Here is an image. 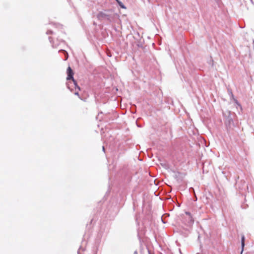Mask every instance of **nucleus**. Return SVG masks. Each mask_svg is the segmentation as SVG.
<instances>
[{"mask_svg":"<svg viewBox=\"0 0 254 254\" xmlns=\"http://www.w3.org/2000/svg\"><path fill=\"white\" fill-rule=\"evenodd\" d=\"M47 34H52L53 32L51 30H48L46 32Z\"/></svg>","mask_w":254,"mask_h":254,"instance_id":"f8f14e48","label":"nucleus"},{"mask_svg":"<svg viewBox=\"0 0 254 254\" xmlns=\"http://www.w3.org/2000/svg\"><path fill=\"white\" fill-rule=\"evenodd\" d=\"M245 236L244 235H243L242 236V238H241V247H242V250H241V254H242L243 253V252L244 251V247L245 246Z\"/></svg>","mask_w":254,"mask_h":254,"instance_id":"39448f33","label":"nucleus"},{"mask_svg":"<svg viewBox=\"0 0 254 254\" xmlns=\"http://www.w3.org/2000/svg\"><path fill=\"white\" fill-rule=\"evenodd\" d=\"M179 252H180V254H182V252H181V250H180V249H179Z\"/></svg>","mask_w":254,"mask_h":254,"instance_id":"aec40b11","label":"nucleus"},{"mask_svg":"<svg viewBox=\"0 0 254 254\" xmlns=\"http://www.w3.org/2000/svg\"><path fill=\"white\" fill-rule=\"evenodd\" d=\"M217 2L219 1V0H215Z\"/></svg>","mask_w":254,"mask_h":254,"instance_id":"4be33fe9","label":"nucleus"},{"mask_svg":"<svg viewBox=\"0 0 254 254\" xmlns=\"http://www.w3.org/2000/svg\"><path fill=\"white\" fill-rule=\"evenodd\" d=\"M118 3L119 5L122 8H124V9H126V6H125V5L124 4V3L121 1L120 0H115Z\"/></svg>","mask_w":254,"mask_h":254,"instance_id":"6e6552de","label":"nucleus"},{"mask_svg":"<svg viewBox=\"0 0 254 254\" xmlns=\"http://www.w3.org/2000/svg\"><path fill=\"white\" fill-rule=\"evenodd\" d=\"M102 150H103L104 151H105V147H104V146L102 147Z\"/></svg>","mask_w":254,"mask_h":254,"instance_id":"a211bd4d","label":"nucleus"},{"mask_svg":"<svg viewBox=\"0 0 254 254\" xmlns=\"http://www.w3.org/2000/svg\"><path fill=\"white\" fill-rule=\"evenodd\" d=\"M72 81H73L74 85L75 90H78V91H80V88L78 85L77 81L75 80H74Z\"/></svg>","mask_w":254,"mask_h":254,"instance_id":"0eeeda50","label":"nucleus"},{"mask_svg":"<svg viewBox=\"0 0 254 254\" xmlns=\"http://www.w3.org/2000/svg\"><path fill=\"white\" fill-rule=\"evenodd\" d=\"M186 214L188 215L189 216V222L190 223H192L193 222V219L192 218V217L191 215V213L190 212H188V211H186L185 212Z\"/></svg>","mask_w":254,"mask_h":254,"instance_id":"423d86ee","label":"nucleus"},{"mask_svg":"<svg viewBox=\"0 0 254 254\" xmlns=\"http://www.w3.org/2000/svg\"><path fill=\"white\" fill-rule=\"evenodd\" d=\"M223 114L225 117L224 121L227 129L234 126V123L232 117V113L231 111L227 110L225 112H224Z\"/></svg>","mask_w":254,"mask_h":254,"instance_id":"f03ea898","label":"nucleus"},{"mask_svg":"<svg viewBox=\"0 0 254 254\" xmlns=\"http://www.w3.org/2000/svg\"><path fill=\"white\" fill-rule=\"evenodd\" d=\"M243 185H245V182H243Z\"/></svg>","mask_w":254,"mask_h":254,"instance_id":"412c9836","label":"nucleus"},{"mask_svg":"<svg viewBox=\"0 0 254 254\" xmlns=\"http://www.w3.org/2000/svg\"><path fill=\"white\" fill-rule=\"evenodd\" d=\"M208 63L211 66H213V60L212 58L211 57H210L209 60L208 61Z\"/></svg>","mask_w":254,"mask_h":254,"instance_id":"9d476101","label":"nucleus"},{"mask_svg":"<svg viewBox=\"0 0 254 254\" xmlns=\"http://www.w3.org/2000/svg\"><path fill=\"white\" fill-rule=\"evenodd\" d=\"M137 253H138V252H137V251H134V254H137Z\"/></svg>","mask_w":254,"mask_h":254,"instance_id":"2eb2a0df","label":"nucleus"},{"mask_svg":"<svg viewBox=\"0 0 254 254\" xmlns=\"http://www.w3.org/2000/svg\"><path fill=\"white\" fill-rule=\"evenodd\" d=\"M139 253H140V254H151L147 246L145 245H140Z\"/></svg>","mask_w":254,"mask_h":254,"instance_id":"20e7f679","label":"nucleus"},{"mask_svg":"<svg viewBox=\"0 0 254 254\" xmlns=\"http://www.w3.org/2000/svg\"><path fill=\"white\" fill-rule=\"evenodd\" d=\"M234 98H235L234 97V95H233V96L230 97V99H231V100H234Z\"/></svg>","mask_w":254,"mask_h":254,"instance_id":"4468645a","label":"nucleus"},{"mask_svg":"<svg viewBox=\"0 0 254 254\" xmlns=\"http://www.w3.org/2000/svg\"><path fill=\"white\" fill-rule=\"evenodd\" d=\"M228 93L230 97L233 96V94L231 89H228Z\"/></svg>","mask_w":254,"mask_h":254,"instance_id":"9b49d317","label":"nucleus"},{"mask_svg":"<svg viewBox=\"0 0 254 254\" xmlns=\"http://www.w3.org/2000/svg\"><path fill=\"white\" fill-rule=\"evenodd\" d=\"M239 189L240 190H243V187H239Z\"/></svg>","mask_w":254,"mask_h":254,"instance_id":"f3484780","label":"nucleus"},{"mask_svg":"<svg viewBox=\"0 0 254 254\" xmlns=\"http://www.w3.org/2000/svg\"><path fill=\"white\" fill-rule=\"evenodd\" d=\"M234 102H235V103L242 110V106L239 103V102H238V101L236 99V98H234Z\"/></svg>","mask_w":254,"mask_h":254,"instance_id":"1a4fd4ad","label":"nucleus"},{"mask_svg":"<svg viewBox=\"0 0 254 254\" xmlns=\"http://www.w3.org/2000/svg\"><path fill=\"white\" fill-rule=\"evenodd\" d=\"M74 94L75 95H77L78 96V97H79V93H78V90H76V92L74 93Z\"/></svg>","mask_w":254,"mask_h":254,"instance_id":"ddd939ff","label":"nucleus"},{"mask_svg":"<svg viewBox=\"0 0 254 254\" xmlns=\"http://www.w3.org/2000/svg\"><path fill=\"white\" fill-rule=\"evenodd\" d=\"M66 73H67V77H66L67 80H72V81H73L74 80H75L73 78V74H74L73 71L70 66H68L67 67V70H66Z\"/></svg>","mask_w":254,"mask_h":254,"instance_id":"7ed1b4c3","label":"nucleus"},{"mask_svg":"<svg viewBox=\"0 0 254 254\" xmlns=\"http://www.w3.org/2000/svg\"><path fill=\"white\" fill-rule=\"evenodd\" d=\"M67 88H68V89H70V87H69V84H68V83H67Z\"/></svg>","mask_w":254,"mask_h":254,"instance_id":"dca6fc26","label":"nucleus"},{"mask_svg":"<svg viewBox=\"0 0 254 254\" xmlns=\"http://www.w3.org/2000/svg\"><path fill=\"white\" fill-rule=\"evenodd\" d=\"M118 15L112 10H105L100 11L97 15V18L99 20L105 22L111 23L114 21L115 18Z\"/></svg>","mask_w":254,"mask_h":254,"instance_id":"f257e3e1","label":"nucleus"},{"mask_svg":"<svg viewBox=\"0 0 254 254\" xmlns=\"http://www.w3.org/2000/svg\"><path fill=\"white\" fill-rule=\"evenodd\" d=\"M49 40H50V42H51V39H52V37H49Z\"/></svg>","mask_w":254,"mask_h":254,"instance_id":"6ab92c4d","label":"nucleus"}]
</instances>
